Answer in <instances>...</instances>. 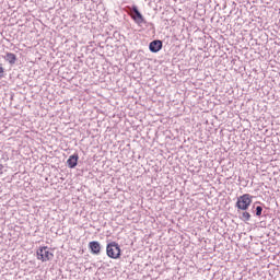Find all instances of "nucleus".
Here are the masks:
<instances>
[{"instance_id":"nucleus-1","label":"nucleus","mask_w":280,"mask_h":280,"mask_svg":"<svg viewBox=\"0 0 280 280\" xmlns=\"http://www.w3.org/2000/svg\"><path fill=\"white\" fill-rule=\"evenodd\" d=\"M252 202L253 196H250L249 194H245L237 198L235 207L241 211H246L250 207Z\"/></svg>"},{"instance_id":"nucleus-2","label":"nucleus","mask_w":280,"mask_h":280,"mask_svg":"<svg viewBox=\"0 0 280 280\" xmlns=\"http://www.w3.org/2000/svg\"><path fill=\"white\" fill-rule=\"evenodd\" d=\"M107 257L110 259H119L121 257V248L116 242L108 243L106 246Z\"/></svg>"},{"instance_id":"nucleus-3","label":"nucleus","mask_w":280,"mask_h":280,"mask_svg":"<svg viewBox=\"0 0 280 280\" xmlns=\"http://www.w3.org/2000/svg\"><path fill=\"white\" fill-rule=\"evenodd\" d=\"M38 259L42 261H51L54 259V254L47 249V247H42L37 250Z\"/></svg>"},{"instance_id":"nucleus-4","label":"nucleus","mask_w":280,"mask_h":280,"mask_svg":"<svg viewBox=\"0 0 280 280\" xmlns=\"http://www.w3.org/2000/svg\"><path fill=\"white\" fill-rule=\"evenodd\" d=\"M149 49L150 51H152V54H159V51L163 49V42H161L160 39L151 42L149 45Z\"/></svg>"},{"instance_id":"nucleus-5","label":"nucleus","mask_w":280,"mask_h":280,"mask_svg":"<svg viewBox=\"0 0 280 280\" xmlns=\"http://www.w3.org/2000/svg\"><path fill=\"white\" fill-rule=\"evenodd\" d=\"M133 15L132 19L136 23H138V25H141V23L144 22L143 15L141 14V12L139 11V8H137V5H133L131 9Z\"/></svg>"},{"instance_id":"nucleus-6","label":"nucleus","mask_w":280,"mask_h":280,"mask_svg":"<svg viewBox=\"0 0 280 280\" xmlns=\"http://www.w3.org/2000/svg\"><path fill=\"white\" fill-rule=\"evenodd\" d=\"M89 248L91 249L92 255H100V253H102V245L97 241L90 242Z\"/></svg>"},{"instance_id":"nucleus-7","label":"nucleus","mask_w":280,"mask_h":280,"mask_svg":"<svg viewBox=\"0 0 280 280\" xmlns=\"http://www.w3.org/2000/svg\"><path fill=\"white\" fill-rule=\"evenodd\" d=\"M79 159H80V156L78 155V153L70 155L67 161L68 167H70V170H73V167H77Z\"/></svg>"},{"instance_id":"nucleus-8","label":"nucleus","mask_w":280,"mask_h":280,"mask_svg":"<svg viewBox=\"0 0 280 280\" xmlns=\"http://www.w3.org/2000/svg\"><path fill=\"white\" fill-rule=\"evenodd\" d=\"M3 58L10 65H16V55H14L13 52H7V55Z\"/></svg>"},{"instance_id":"nucleus-9","label":"nucleus","mask_w":280,"mask_h":280,"mask_svg":"<svg viewBox=\"0 0 280 280\" xmlns=\"http://www.w3.org/2000/svg\"><path fill=\"white\" fill-rule=\"evenodd\" d=\"M241 220H243V222H248L250 221V213L249 212H242V215L240 217Z\"/></svg>"},{"instance_id":"nucleus-10","label":"nucleus","mask_w":280,"mask_h":280,"mask_svg":"<svg viewBox=\"0 0 280 280\" xmlns=\"http://www.w3.org/2000/svg\"><path fill=\"white\" fill-rule=\"evenodd\" d=\"M264 211V208L261 206L256 207V215L259 218L261 215V212Z\"/></svg>"},{"instance_id":"nucleus-11","label":"nucleus","mask_w":280,"mask_h":280,"mask_svg":"<svg viewBox=\"0 0 280 280\" xmlns=\"http://www.w3.org/2000/svg\"><path fill=\"white\" fill-rule=\"evenodd\" d=\"M3 73H5V69L3 68V65L0 63V78H3Z\"/></svg>"},{"instance_id":"nucleus-12","label":"nucleus","mask_w":280,"mask_h":280,"mask_svg":"<svg viewBox=\"0 0 280 280\" xmlns=\"http://www.w3.org/2000/svg\"><path fill=\"white\" fill-rule=\"evenodd\" d=\"M3 174V164H0V175Z\"/></svg>"}]
</instances>
